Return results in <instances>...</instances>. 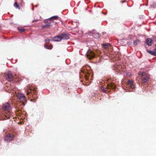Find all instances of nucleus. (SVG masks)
I'll use <instances>...</instances> for the list:
<instances>
[{
  "mask_svg": "<svg viewBox=\"0 0 156 156\" xmlns=\"http://www.w3.org/2000/svg\"><path fill=\"white\" fill-rule=\"evenodd\" d=\"M146 43L149 46H151L152 44V40L150 38H148L146 40Z\"/></svg>",
  "mask_w": 156,
  "mask_h": 156,
  "instance_id": "8",
  "label": "nucleus"
},
{
  "mask_svg": "<svg viewBox=\"0 0 156 156\" xmlns=\"http://www.w3.org/2000/svg\"><path fill=\"white\" fill-rule=\"evenodd\" d=\"M33 89L32 88H31L30 87H27L26 89L27 90V95L29 94H30L31 93V92H32V90Z\"/></svg>",
  "mask_w": 156,
  "mask_h": 156,
  "instance_id": "12",
  "label": "nucleus"
},
{
  "mask_svg": "<svg viewBox=\"0 0 156 156\" xmlns=\"http://www.w3.org/2000/svg\"><path fill=\"white\" fill-rule=\"evenodd\" d=\"M14 6L16 8H18L19 9H20L19 6V5L17 4V3L16 2L14 4Z\"/></svg>",
  "mask_w": 156,
  "mask_h": 156,
  "instance_id": "17",
  "label": "nucleus"
},
{
  "mask_svg": "<svg viewBox=\"0 0 156 156\" xmlns=\"http://www.w3.org/2000/svg\"><path fill=\"white\" fill-rule=\"evenodd\" d=\"M60 35L61 37L62 40H66L69 38V37L68 35L66 34H62Z\"/></svg>",
  "mask_w": 156,
  "mask_h": 156,
  "instance_id": "9",
  "label": "nucleus"
},
{
  "mask_svg": "<svg viewBox=\"0 0 156 156\" xmlns=\"http://www.w3.org/2000/svg\"><path fill=\"white\" fill-rule=\"evenodd\" d=\"M103 45L105 49H106L107 48L110 46V44L109 43L105 44H103Z\"/></svg>",
  "mask_w": 156,
  "mask_h": 156,
  "instance_id": "14",
  "label": "nucleus"
},
{
  "mask_svg": "<svg viewBox=\"0 0 156 156\" xmlns=\"http://www.w3.org/2000/svg\"><path fill=\"white\" fill-rule=\"evenodd\" d=\"M44 48L46 49H48V46L46 45H44Z\"/></svg>",
  "mask_w": 156,
  "mask_h": 156,
  "instance_id": "24",
  "label": "nucleus"
},
{
  "mask_svg": "<svg viewBox=\"0 0 156 156\" xmlns=\"http://www.w3.org/2000/svg\"><path fill=\"white\" fill-rule=\"evenodd\" d=\"M8 113L6 114L5 115V116L6 119H9L10 118V115L9 114V111L8 112Z\"/></svg>",
  "mask_w": 156,
  "mask_h": 156,
  "instance_id": "15",
  "label": "nucleus"
},
{
  "mask_svg": "<svg viewBox=\"0 0 156 156\" xmlns=\"http://www.w3.org/2000/svg\"><path fill=\"white\" fill-rule=\"evenodd\" d=\"M38 20H33V22H37L38 21Z\"/></svg>",
  "mask_w": 156,
  "mask_h": 156,
  "instance_id": "26",
  "label": "nucleus"
},
{
  "mask_svg": "<svg viewBox=\"0 0 156 156\" xmlns=\"http://www.w3.org/2000/svg\"><path fill=\"white\" fill-rule=\"evenodd\" d=\"M58 18V17L57 16H53L49 19L50 20L51 19H56Z\"/></svg>",
  "mask_w": 156,
  "mask_h": 156,
  "instance_id": "18",
  "label": "nucleus"
},
{
  "mask_svg": "<svg viewBox=\"0 0 156 156\" xmlns=\"http://www.w3.org/2000/svg\"><path fill=\"white\" fill-rule=\"evenodd\" d=\"M103 91L105 93H106V91L105 90H103Z\"/></svg>",
  "mask_w": 156,
  "mask_h": 156,
  "instance_id": "27",
  "label": "nucleus"
},
{
  "mask_svg": "<svg viewBox=\"0 0 156 156\" xmlns=\"http://www.w3.org/2000/svg\"><path fill=\"white\" fill-rule=\"evenodd\" d=\"M151 6L153 8H154L156 7V3L154 2H152L151 4Z\"/></svg>",
  "mask_w": 156,
  "mask_h": 156,
  "instance_id": "16",
  "label": "nucleus"
},
{
  "mask_svg": "<svg viewBox=\"0 0 156 156\" xmlns=\"http://www.w3.org/2000/svg\"><path fill=\"white\" fill-rule=\"evenodd\" d=\"M5 76L7 80L9 81H12L13 80V76L10 71H8L6 73H5Z\"/></svg>",
  "mask_w": 156,
  "mask_h": 156,
  "instance_id": "2",
  "label": "nucleus"
},
{
  "mask_svg": "<svg viewBox=\"0 0 156 156\" xmlns=\"http://www.w3.org/2000/svg\"><path fill=\"white\" fill-rule=\"evenodd\" d=\"M32 10H33V8H32Z\"/></svg>",
  "mask_w": 156,
  "mask_h": 156,
  "instance_id": "31",
  "label": "nucleus"
},
{
  "mask_svg": "<svg viewBox=\"0 0 156 156\" xmlns=\"http://www.w3.org/2000/svg\"><path fill=\"white\" fill-rule=\"evenodd\" d=\"M130 87L131 89H133L135 88L134 85L133 84L132 85H130Z\"/></svg>",
  "mask_w": 156,
  "mask_h": 156,
  "instance_id": "21",
  "label": "nucleus"
},
{
  "mask_svg": "<svg viewBox=\"0 0 156 156\" xmlns=\"http://www.w3.org/2000/svg\"><path fill=\"white\" fill-rule=\"evenodd\" d=\"M3 109L6 111H8L10 109V106L9 104V103H6L3 104Z\"/></svg>",
  "mask_w": 156,
  "mask_h": 156,
  "instance_id": "5",
  "label": "nucleus"
},
{
  "mask_svg": "<svg viewBox=\"0 0 156 156\" xmlns=\"http://www.w3.org/2000/svg\"><path fill=\"white\" fill-rule=\"evenodd\" d=\"M128 83L130 85H132L133 84V82L132 80H129L128 81Z\"/></svg>",
  "mask_w": 156,
  "mask_h": 156,
  "instance_id": "20",
  "label": "nucleus"
},
{
  "mask_svg": "<svg viewBox=\"0 0 156 156\" xmlns=\"http://www.w3.org/2000/svg\"><path fill=\"white\" fill-rule=\"evenodd\" d=\"M18 30L21 33H23L25 30L23 28H18Z\"/></svg>",
  "mask_w": 156,
  "mask_h": 156,
  "instance_id": "19",
  "label": "nucleus"
},
{
  "mask_svg": "<svg viewBox=\"0 0 156 156\" xmlns=\"http://www.w3.org/2000/svg\"><path fill=\"white\" fill-rule=\"evenodd\" d=\"M49 39H46L45 40V42L46 43L48 42L49 41Z\"/></svg>",
  "mask_w": 156,
  "mask_h": 156,
  "instance_id": "23",
  "label": "nucleus"
},
{
  "mask_svg": "<svg viewBox=\"0 0 156 156\" xmlns=\"http://www.w3.org/2000/svg\"><path fill=\"white\" fill-rule=\"evenodd\" d=\"M13 138V136L12 134H8L5 138V140L7 142L12 140Z\"/></svg>",
  "mask_w": 156,
  "mask_h": 156,
  "instance_id": "4",
  "label": "nucleus"
},
{
  "mask_svg": "<svg viewBox=\"0 0 156 156\" xmlns=\"http://www.w3.org/2000/svg\"><path fill=\"white\" fill-rule=\"evenodd\" d=\"M53 40L55 41H60L62 40L61 37V35H59L56 36L55 37L53 38Z\"/></svg>",
  "mask_w": 156,
  "mask_h": 156,
  "instance_id": "7",
  "label": "nucleus"
},
{
  "mask_svg": "<svg viewBox=\"0 0 156 156\" xmlns=\"http://www.w3.org/2000/svg\"><path fill=\"white\" fill-rule=\"evenodd\" d=\"M18 98L20 101L23 102L26 100L24 95L23 93H19L17 95Z\"/></svg>",
  "mask_w": 156,
  "mask_h": 156,
  "instance_id": "3",
  "label": "nucleus"
},
{
  "mask_svg": "<svg viewBox=\"0 0 156 156\" xmlns=\"http://www.w3.org/2000/svg\"><path fill=\"white\" fill-rule=\"evenodd\" d=\"M33 89H34V91H36V90H35V89H34V88H33Z\"/></svg>",
  "mask_w": 156,
  "mask_h": 156,
  "instance_id": "28",
  "label": "nucleus"
},
{
  "mask_svg": "<svg viewBox=\"0 0 156 156\" xmlns=\"http://www.w3.org/2000/svg\"><path fill=\"white\" fill-rule=\"evenodd\" d=\"M92 36L94 37L95 38L98 39L99 38L100 36V34L97 33H92Z\"/></svg>",
  "mask_w": 156,
  "mask_h": 156,
  "instance_id": "11",
  "label": "nucleus"
},
{
  "mask_svg": "<svg viewBox=\"0 0 156 156\" xmlns=\"http://www.w3.org/2000/svg\"><path fill=\"white\" fill-rule=\"evenodd\" d=\"M147 51L151 55L154 56H156V50H155L154 49L153 51H151L147 49Z\"/></svg>",
  "mask_w": 156,
  "mask_h": 156,
  "instance_id": "10",
  "label": "nucleus"
},
{
  "mask_svg": "<svg viewBox=\"0 0 156 156\" xmlns=\"http://www.w3.org/2000/svg\"><path fill=\"white\" fill-rule=\"evenodd\" d=\"M32 93H33L32 92H31V95H32V94H33Z\"/></svg>",
  "mask_w": 156,
  "mask_h": 156,
  "instance_id": "30",
  "label": "nucleus"
},
{
  "mask_svg": "<svg viewBox=\"0 0 156 156\" xmlns=\"http://www.w3.org/2000/svg\"><path fill=\"white\" fill-rule=\"evenodd\" d=\"M52 45H51L49 47H48V49H51L52 48Z\"/></svg>",
  "mask_w": 156,
  "mask_h": 156,
  "instance_id": "22",
  "label": "nucleus"
},
{
  "mask_svg": "<svg viewBox=\"0 0 156 156\" xmlns=\"http://www.w3.org/2000/svg\"><path fill=\"white\" fill-rule=\"evenodd\" d=\"M94 55L93 54L92 55V56L91 57V58H94Z\"/></svg>",
  "mask_w": 156,
  "mask_h": 156,
  "instance_id": "25",
  "label": "nucleus"
},
{
  "mask_svg": "<svg viewBox=\"0 0 156 156\" xmlns=\"http://www.w3.org/2000/svg\"><path fill=\"white\" fill-rule=\"evenodd\" d=\"M50 20H49V19L44 20V22L46 23V24L42 26L43 28L48 27L51 26V22H48Z\"/></svg>",
  "mask_w": 156,
  "mask_h": 156,
  "instance_id": "6",
  "label": "nucleus"
},
{
  "mask_svg": "<svg viewBox=\"0 0 156 156\" xmlns=\"http://www.w3.org/2000/svg\"><path fill=\"white\" fill-rule=\"evenodd\" d=\"M140 73L142 75V82L144 83H146L149 78V76L144 72H140Z\"/></svg>",
  "mask_w": 156,
  "mask_h": 156,
  "instance_id": "1",
  "label": "nucleus"
},
{
  "mask_svg": "<svg viewBox=\"0 0 156 156\" xmlns=\"http://www.w3.org/2000/svg\"><path fill=\"white\" fill-rule=\"evenodd\" d=\"M140 41L139 40H136V41H134V44L135 45H137L140 42Z\"/></svg>",
  "mask_w": 156,
  "mask_h": 156,
  "instance_id": "13",
  "label": "nucleus"
},
{
  "mask_svg": "<svg viewBox=\"0 0 156 156\" xmlns=\"http://www.w3.org/2000/svg\"><path fill=\"white\" fill-rule=\"evenodd\" d=\"M155 47H156V48H155L154 49L155 50H156V44L155 45Z\"/></svg>",
  "mask_w": 156,
  "mask_h": 156,
  "instance_id": "29",
  "label": "nucleus"
}]
</instances>
